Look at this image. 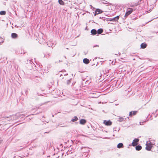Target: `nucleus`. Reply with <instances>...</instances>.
Returning a JSON list of instances; mask_svg holds the SVG:
<instances>
[{"mask_svg":"<svg viewBox=\"0 0 158 158\" xmlns=\"http://www.w3.org/2000/svg\"><path fill=\"white\" fill-rule=\"evenodd\" d=\"M103 31V30L102 28H100L98 29V31H97V33L98 34H100L102 33Z\"/></svg>","mask_w":158,"mask_h":158,"instance_id":"obj_16","label":"nucleus"},{"mask_svg":"<svg viewBox=\"0 0 158 158\" xmlns=\"http://www.w3.org/2000/svg\"><path fill=\"white\" fill-rule=\"evenodd\" d=\"M50 53H49L48 54V55H45L44 56H45V57H48L50 56Z\"/></svg>","mask_w":158,"mask_h":158,"instance_id":"obj_23","label":"nucleus"},{"mask_svg":"<svg viewBox=\"0 0 158 158\" xmlns=\"http://www.w3.org/2000/svg\"><path fill=\"white\" fill-rule=\"evenodd\" d=\"M147 46V45L145 43H142L140 45L141 48L144 49Z\"/></svg>","mask_w":158,"mask_h":158,"instance_id":"obj_9","label":"nucleus"},{"mask_svg":"<svg viewBox=\"0 0 158 158\" xmlns=\"http://www.w3.org/2000/svg\"><path fill=\"white\" fill-rule=\"evenodd\" d=\"M11 37L13 39H16L18 37V35L15 33H13L11 34Z\"/></svg>","mask_w":158,"mask_h":158,"instance_id":"obj_6","label":"nucleus"},{"mask_svg":"<svg viewBox=\"0 0 158 158\" xmlns=\"http://www.w3.org/2000/svg\"><path fill=\"white\" fill-rule=\"evenodd\" d=\"M102 12H103V11H102V10H101L100 9H98L96 10L94 15H95L97 14H98L101 13Z\"/></svg>","mask_w":158,"mask_h":158,"instance_id":"obj_5","label":"nucleus"},{"mask_svg":"<svg viewBox=\"0 0 158 158\" xmlns=\"http://www.w3.org/2000/svg\"><path fill=\"white\" fill-rule=\"evenodd\" d=\"M139 139H135L133 141L132 143V146H135L137 145L138 144V142Z\"/></svg>","mask_w":158,"mask_h":158,"instance_id":"obj_1","label":"nucleus"},{"mask_svg":"<svg viewBox=\"0 0 158 158\" xmlns=\"http://www.w3.org/2000/svg\"><path fill=\"white\" fill-rule=\"evenodd\" d=\"M6 14V11H2L0 12V14L2 15H5Z\"/></svg>","mask_w":158,"mask_h":158,"instance_id":"obj_19","label":"nucleus"},{"mask_svg":"<svg viewBox=\"0 0 158 158\" xmlns=\"http://www.w3.org/2000/svg\"><path fill=\"white\" fill-rule=\"evenodd\" d=\"M146 149L148 151H150L152 148V146L151 143L146 144Z\"/></svg>","mask_w":158,"mask_h":158,"instance_id":"obj_2","label":"nucleus"},{"mask_svg":"<svg viewBox=\"0 0 158 158\" xmlns=\"http://www.w3.org/2000/svg\"><path fill=\"white\" fill-rule=\"evenodd\" d=\"M137 112L135 111H131L130 112L129 115L130 116L135 115Z\"/></svg>","mask_w":158,"mask_h":158,"instance_id":"obj_14","label":"nucleus"},{"mask_svg":"<svg viewBox=\"0 0 158 158\" xmlns=\"http://www.w3.org/2000/svg\"><path fill=\"white\" fill-rule=\"evenodd\" d=\"M78 118L77 116H74V118H73L71 120V122H74L76 121H77L78 120Z\"/></svg>","mask_w":158,"mask_h":158,"instance_id":"obj_17","label":"nucleus"},{"mask_svg":"<svg viewBox=\"0 0 158 158\" xmlns=\"http://www.w3.org/2000/svg\"><path fill=\"white\" fill-rule=\"evenodd\" d=\"M142 147L140 145L136 146L135 147V149L136 150L139 151L142 149Z\"/></svg>","mask_w":158,"mask_h":158,"instance_id":"obj_15","label":"nucleus"},{"mask_svg":"<svg viewBox=\"0 0 158 158\" xmlns=\"http://www.w3.org/2000/svg\"><path fill=\"white\" fill-rule=\"evenodd\" d=\"M140 122V125H143V123H144V122Z\"/></svg>","mask_w":158,"mask_h":158,"instance_id":"obj_26","label":"nucleus"},{"mask_svg":"<svg viewBox=\"0 0 158 158\" xmlns=\"http://www.w3.org/2000/svg\"><path fill=\"white\" fill-rule=\"evenodd\" d=\"M83 62L84 63L87 64L89 63V60L87 58H84L83 60Z\"/></svg>","mask_w":158,"mask_h":158,"instance_id":"obj_7","label":"nucleus"},{"mask_svg":"<svg viewBox=\"0 0 158 158\" xmlns=\"http://www.w3.org/2000/svg\"><path fill=\"white\" fill-rule=\"evenodd\" d=\"M27 92H28L27 90H25V94H27Z\"/></svg>","mask_w":158,"mask_h":158,"instance_id":"obj_28","label":"nucleus"},{"mask_svg":"<svg viewBox=\"0 0 158 158\" xmlns=\"http://www.w3.org/2000/svg\"><path fill=\"white\" fill-rule=\"evenodd\" d=\"M99 47V46L98 45H95L93 47V48H94L95 47Z\"/></svg>","mask_w":158,"mask_h":158,"instance_id":"obj_25","label":"nucleus"},{"mask_svg":"<svg viewBox=\"0 0 158 158\" xmlns=\"http://www.w3.org/2000/svg\"><path fill=\"white\" fill-rule=\"evenodd\" d=\"M59 62H60V60H59Z\"/></svg>","mask_w":158,"mask_h":158,"instance_id":"obj_30","label":"nucleus"},{"mask_svg":"<svg viewBox=\"0 0 158 158\" xmlns=\"http://www.w3.org/2000/svg\"><path fill=\"white\" fill-rule=\"evenodd\" d=\"M4 42L3 39L2 38H0V45H1Z\"/></svg>","mask_w":158,"mask_h":158,"instance_id":"obj_21","label":"nucleus"},{"mask_svg":"<svg viewBox=\"0 0 158 158\" xmlns=\"http://www.w3.org/2000/svg\"><path fill=\"white\" fill-rule=\"evenodd\" d=\"M91 33L93 35H95L97 33V31L95 29H93L91 30Z\"/></svg>","mask_w":158,"mask_h":158,"instance_id":"obj_10","label":"nucleus"},{"mask_svg":"<svg viewBox=\"0 0 158 158\" xmlns=\"http://www.w3.org/2000/svg\"><path fill=\"white\" fill-rule=\"evenodd\" d=\"M124 120V118L122 117H120L118 118V121L120 122H122Z\"/></svg>","mask_w":158,"mask_h":158,"instance_id":"obj_22","label":"nucleus"},{"mask_svg":"<svg viewBox=\"0 0 158 158\" xmlns=\"http://www.w3.org/2000/svg\"><path fill=\"white\" fill-rule=\"evenodd\" d=\"M59 3L62 5H63L64 4V2L62 0H58Z\"/></svg>","mask_w":158,"mask_h":158,"instance_id":"obj_18","label":"nucleus"},{"mask_svg":"<svg viewBox=\"0 0 158 158\" xmlns=\"http://www.w3.org/2000/svg\"><path fill=\"white\" fill-rule=\"evenodd\" d=\"M103 3L104 4L108 3L107 1H104L103 2Z\"/></svg>","mask_w":158,"mask_h":158,"instance_id":"obj_24","label":"nucleus"},{"mask_svg":"<svg viewBox=\"0 0 158 158\" xmlns=\"http://www.w3.org/2000/svg\"><path fill=\"white\" fill-rule=\"evenodd\" d=\"M64 58H65V59L66 58V56H64Z\"/></svg>","mask_w":158,"mask_h":158,"instance_id":"obj_29","label":"nucleus"},{"mask_svg":"<svg viewBox=\"0 0 158 158\" xmlns=\"http://www.w3.org/2000/svg\"><path fill=\"white\" fill-rule=\"evenodd\" d=\"M72 78L70 79L69 80H68L67 81V85H69L71 83V80Z\"/></svg>","mask_w":158,"mask_h":158,"instance_id":"obj_20","label":"nucleus"},{"mask_svg":"<svg viewBox=\"0 0 158 158\" xmlns=\"http://www.w3.org/2000/svg\"><path fill=\"white\" fill-rule=\"evenodd\" d=\"M130 10L128 11L125 14V17H127L133 11V9L132 8H129Z\"/></svg>","mask_w":158,"mask_h":158,"instance_id":"obj_3","label":"nucleus"},{"mask_svg":"<svg viewBox=\"0 0 158 158\" xmlns=\"http://www.w3.org/2000/svg\"><path fill=\"white\" fill-rule=\"evenodd\" d=\"M109 21H112V18L109 19Z\"/></svg>","mask_w":158,"mask_h":158,"instance_id":"obj_27","label":"nucleus"},{"mask_svg":"<svg viewBox=\"0 0 158 158\" xmlns=\"http://www.w3.org/2000/svg\"><path fill=\"white\" fill-rule=\"evenodd\" d=\"M15 117H16V115H15L10 116V117L5 116L4 118H9V119L10 120H12V119H14V118H15Z\"/></svg>","mask_w":158,"mask_h":158,"instance_id":"obj_11","label":"nucleus"},{"mask_svg":"<svg viewBox=\"0 0 158 158\" xmlns=\"http://www.w3.org/2000/svg\"><path fill=\"white\" fill-rule=\"evenodd\" d=\"M103 123L104 124L107 126H110L112 124V122L110 120H104Z\"/></svg>","mask_w":158,"mask_h":158,"instance_id":"obj_4","label":"nucleus"},{"mask_svg":"<svg viewBox=\"0 0 158 158\" xmlns=\"http://www.w3.org/2000/svg\"><path fill=\"white\" fill-rule=\"evenodd\" d=\"M123 143H119L117 145V147L118 148H123Z\"/></svg>","mask_w":158,"mask_h":158,"instance_id":"obj_12","label":"nucleus"},{"mask_svg":"<svg viewBox=\"0 0 158 158\" xmlns=\"http://www.w3.org/2000/svg\"><path fill=\"white\" fill-rule=\"evenodd\" d=\"M1 143V140H0V143Z\"/></svg>","mask_w":158,"mask_h":158,"instance_id":"obj_31","label":"nucleus"},{"mask_svg":"<svg viewBox=\"0 0 158 158\" xmlns=\"http://www.w3.org/2000/svg\"><path fill=\"white\" fill-rule=\"evenodd\" d=\"M119 16H117L112 18L113 21H117L119 18Z\"/></svg>","mask_w":158,"mask_h":158,"instance_id":"obj_13","label":"nucleus"},{"mask_svg":"<svg viewBox=\"0 0 158 158\" xmlns=\"http://www.w3.org/2000/svg\"><path fill=\"white\" fill-rule=\"evenodd\" d=\"M86 121L84 119H81L80 121V123L81 124L84 125L86 123Z\"/></svg>","mask_w":158,"mask_h":158,"instance_id":"obj_8","label":"nucleus"}]
</instances>
